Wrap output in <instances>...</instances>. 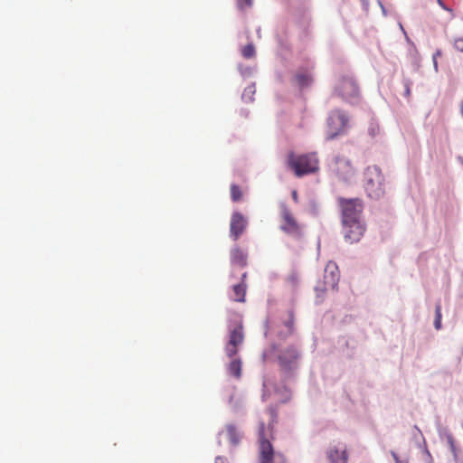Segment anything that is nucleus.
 Segmentation results:
<instances>
[{
  "mask_svg": "<svg viewBox=\"0 0 463 463\" xmlns=\"http://www.w3.org/2000/svg\"><path fill=\"white\" fill-rule=\"evenodd\" d=\"M338 203L342 211L343 222L361 220V215L364 210V203L361 199L339 198Z\"/></svg>",
  "mask_w": 463,
  "mask_h": 463,
  "instance_id": "0eeeda50",
  "label": "nucleus"
},
{
  "mask_svg": "<svg viewBox=\"0 0 463 463\" xmlns=\"http://www.w3.org/2000/svg\"><path fill=\"white\" fill-rule=\"evenodd\" d=\"M244 341V331L242 320L239 316H235L229 326V341L225 345V353L228 357L235 356L239 351V346Z\"/></svg>",
  "mask_w": 463,
  "mask_h": 463,
  "instance_id": "423d86ee",
  "label": "nucleus"
},
{
  "mask_svg": "<svg viewBox=\"0 0 463 463\" xmlns=\"http://www.w3.org/2000/svg\"><path fill=\"white\" fill-rule=\"evenodd\" d=\"M434 326L437 330H439L441 328V306H440V304L436 305Z\"/></svg>",
  "mask_w": 463,
  "mask_h": 463,
  "instance_id": "4be33fe9",
  "label": "nucleus"
},
{
  "mask_svg": "<svg viewBox=\"0 0 463 463\" xmlns=\"http://www.w3.org/2000/svg\"><path fill=\"white\" fill-rule=\"evenodd\" d=\"M336 164L342 165L343 166L346 167L347 168L346 173L350 172L351 165H350L349 161H346L345 159H337Z\"/></svg>",
  "mask_w": 463,
  "mask_h": 463,
  "instance_id": "a878e982",
  "label": "nucleus"
},
{
  "mask_svg": "<svg viewBox=\"0 0 463 463\" xmlns=\"http://www.w3.org/2000/svg\"><path fill=\"white\" fill-rule=\"evenodd\" d=\"M292 199L294 200L295 203L298 202V192L296 190L292 192Z\"/></svg>",
  "mask_w": 463,
  "mask_h": 463,
  "instance_id": "cd10ccee",
  "label": "nucleus"
},
{
  "mask_svg": "<svg viewBox=\"0 0 463 463\" xmlns=\"http://www.w3.org/2000/svg\"><path fill=\"white\" fill-rule=\"evenodd\" d=\"M268 424L261 420L258 427V462L259 463H287L286 457L279 451H275L271 440L274 439V425L277 423V411L269 408Z\"/></svg>",
  "mask_w": 463,
  "mask_h": 463,
  "instance_id": "f257e3e1",
  "label": "nucleus"
},
{
  "mask_svg": "<svg viewBox=\"0 0 463 463\" xmlns=\"http://www.w3.org/2000/svg\"><path fill=\"white\" fill-rule=\"evenodd\" d=\"M231 261L232 264L243 268L247 265V254L238 247L233 248L231 250Z\"/></svg>",
  "mask_w": 463,
  "mask_h": 463,
  "instance_id": "2eb2a0df",
  "label": "nucleus"
},
{
  "mask_svg": "<svg viewBox=\"0 0 463 463\" xmlns=\"http://www.w3.org/2000/svg\"><path fill=\"white\" fill-rule=\"evenodd\" d=\"M335 94L343 99L353 102L359 97V89L355 80L351 77H342L335 87Z\"/></svg>",
  "mask_w": 463,
  "mask_h": 463,
  "instance_id": "6e6552de",
  "label": "nucleus"
},
{
  "mask_svg": "<svg viewBox=\"0 0 463 463\" xmlns=\"http://www.w3.org/2000/svg\"><path fill=\"white\" fill-rule=\"evenodd\" d=\"M458 160L461 162V164L463 165V158L462 157H459Z\"/></svg>",
  "mask_w": 463,
  "mask_h": 463,
  "instance_id": "f704fd0d",
  "label": "nucleus"
},
{
  "mask_svg": "<svg viewBox=\"0 0 463 463\" xmlns=\"http://www.w3.org/2000/svg\"><path fill=\"white\" fill-rule=\"evenodd\" d=\"M247 226V220L241 213H233L231 218L230 232L234 241L244 232Z\"/></svg>",
  "mask_w": 463,
  "mask_h": 463,
  "instance_id": "9b49d317",
  "label": "nucleus"
},
{
  "mask_svg": "<svg viewBox=\"0 0 463 463\" xmlns=\"http://www.w3.org/2000/svg\"><path fill=\"white\" fill-rule=\"evenodd\" d=\"M246 277H247V273H246V272H244V273L242 274V276H241V282H245V279H246Z\"/></svg>",
  "mask_w": 463,
  "mask_h": 463,
  "instance_id": "2f4dec72",
  "label": "nucleus"
},
{
  "mask_svg": "<svg viewBox=\"0 0 463 463\" xmlns=\"http://www.w3.org/2000/svg\"><path fill=\"white\" fill-rule=\"evenodd\" d=\"M246 284L245 282H241L232 287L233 291V300L236 302H244L246 296Z\"/></svg>",
  "mask_w": 463,
  "mask_h": 463,
  "instance_id": "f3484780",
  "label": "nucleus"
},
{
  "mask_svg": "<svg viewBox=\"0 0 463 463\" xmlns=\"http://www.w3.org/2000/svg\"><path fill=\"white\" fill-rule=\"evenodd\" d=\"M298 357V352L296 347L288 346L284 349L278 356L280 366L285 369H290Z\"/></svg>",
  "mask_w": 463,
  "mask_h": 463,
  "instance_id": "ddd939ff",
  "label": "nucleus"
},
{
  "mask_svg": "<svg viewBox=\"0 0 463 463\" xmlns=\"http://www.w3.org/2000/svg\"><path fill=\"white\" fill-rule=\"evenodd\" d=\"M280 230L294 239L300 240L304 236L303 225H301L290 209L285 204L279 205Z\"/></svg>",
  "mask_w": 463,
  "mask_h": 463,
  "instance_id": "39448f33",
  "label": "nucleus"
},
{
  "mask_svg": "<svg viewBox=\"0 0 463 463\" xmlns=\"http://www.w3.org/2000/svg\"><path fill=\"white\" fill-rule=\"evenodd\" d=\"M445 438L454 458L457 459L458 457V449L453 435L451 433H446Z\"/></svg>",
  "mask_w": 463,
  "mask_h": 463,
  "instance_id": "6ab92c4d",
  "label": "nucleus"
},
{
  "mask_svg": "<svg viewBox=\"0 0 463 463\" xmlns=\"http://www.w3.org/2000/svg\"><path fill=\"white\" fill-rule=\"evenodd\" d=\"M339 281V269L337 265L329 261L325 268L324 285L325 289H335Z\"/></svg>",
  "mask_w": 463,
  "mask_h": 463,
  "instance_id": "9d476101",
  "label": "nucleus"
},
{
  "mask_svg": "<svg viewBox=\"0 0 463 463\" xmlns=\"http://www.w3.org/2000/svg\"><path fill=\"white\" fill-rule=\"evenodd\" d=\"M454 46L458 51L463 52V36L455 40Z\"/></svg>",
  "mask_w": 463,
  "mask_h": 463,
  "instance_id": "393cba45",
  "label": "nucleus"
},
{
  "mask_svg": "<svg viewBox=\"0 0 463 463\" xmlns=\"http://www.w3.org/2000/svg\"><path fill=\"white\" fill-rule=\"evenodd\" d=\"M285 326L288 327V331L291 333L294 326V317L293 313L290 311L288 313V319L285 322Z\"/></svg>",
  "mask_w": 463,
  "mask_h": 463,
  "instance_id": "b1692460",
  "label": "nucleus"
},
{
  "mask_svg": "<svg viewBox=\"0 0 463 463\" xmlns=\"http://www.w3.org/2000/svg\"><path fill=\"white\" fill-rule=\"evenodd\" d=\"M349 128V117L341 109H334L327 118L326 139L333 140L347 133Z\"/></svg>",
  "mask_w": 463,
  "mask_h": 463,
  "instance_id": "20e7f679",
  "label": "nucleus"
},
{
  "mask_svg": "<svg viewBox=\"0 0 463 463\" xmlns=\"http://www.w3.org/2000/svg\"><path fill=\"white\" fill-rule=\"evenodd\" d=\"M252 5H253V0H237L238 8L241 10L250 8L252 6Z\"/></svg>",
  "mask_w": 463,
  "mask_h": 463,
  "instance_id": "5701e85b",
  "label": "nucleus"
},
{
  "mask_svg": "<svg viewBox=\"0 0 463 463\" xmlns=\"http://www.w3.org/2000/svg\"><path fill=\"white\" fill-rule=\"evenodd\" d=\"M438 3H439V5L443 9L448 10V11H449V12H452V10H451V9H449V8H448V7H446V6L444 5L443 0H438Z\"/></svg>",
  "mask_w": 463,
  "mask_h": 463,
  "instance_id": "c85d7f7f",
  "label": "nucleus"
},
{
  "mask_svg": "<svg viewBox=\"0 0 463 463\" xmlns=\"http://www.w3.org/2000/svg\"><path fill=\"white\" fill-rule=\"evenodd\" d=\"M345 239L349 242H357L363 237L365 228L361 220L343 222Z\"/></svg>",
  "mask_w": 463,
  "mask_h": 463,
  "instance_id": "1a4fd4ad",
  "label": "nucleus"
},
{
  "mask_svg": "<svg viewBox=\"0 0 463 463\" xmlns=\"http://www.w3.org/2000/svg\"><path fill=\"white\" fill-rule=\"evenodd\" d=\"M364 187L370 198L380 199L385 194L384 176L375 165L368 166L364 174Z\"/></svg>",
  "mask_w": 463,
  "mask_h": 463,
  "instance_id": "7ed1b4c3",
  "label": "nucleus"
},
{
  "mask_svg": "<svg viewBox=\"0 0 463 463\" xmlns=\"http://www.w3.org/2000/svg\"><path fill=\"white\" fill-rule=\"evenodd\" d=\"M405 95H406V97H410V95H411V89H410L409 84L405 85Z\"/></svg>",
  "mask_w": 463,
  "mask_h": 463,
  "instance_id": "c756f323",
  "label": "nucleus"
},
{
  "mask_svg": "<svg viewBox=\"0 0 463 463\" xmlns=\"http://www.w3.org/2000/svg\"><path fill=\"white\" fill-rule=\"evenodd\" d=\"M461 113H462V116H463V102L461 103Z\"/></svg>",
  "mask_w": 463,
  "mask_h": 463,
  "instance_id": "72a5a7b5",
  "label": "nucleus"
},
{
  "mask_svg": "<svg viewBox=\"0 0 463 463\" xmlns=\"http://www.w3.org/2000/svg\"><path fill=\"white\" fill-rule=\"evenodd\" d=\"M295 80L300 88H304L312 83L313 78L307 71H299L295 75Z\"/></svg>",
  "mask_w": 463,
  "mask_h": 463,
  "instance_id": "dca6fc26",
  "label": "nucleus"
},
{
  "mask_svg": "<svg viewBox=\"0 0 463 463\" xmlns=\"http://www.w3.org/2000/svg\"><path fill=\"white\" fill-rule=\"evenodd\" d=\"M326 456L329 463H347L348 453L345 447L339 449L336 446H329L326 450Z\"/></svg>",
  "mask_w": 463,
  "mask_h": 463,
  "instance_id": "f8f14e48",
  "label": "nucleus"
},
{
  "mask_svg": "<svg viewBox=\"0 0 463 463\" xmlns=\"http://www.w3.org/2000/svg\"><path fill=\"white\" fill-rule=\"evenodd\" d=\"M289 279L294 283L297 280V278L295 276H291Z\"/></svg>",
  "mask_w": 463,
  "mask_h": 463,
  "instance_id": "473e14b6",
  "label": "nucleus"
},
{
  "mask_svg": "<svg viewBox=\"0 0 463 463\" xmlns=\"http://www.w3.org/2000/svg\"><path fill=\"white\" fill-rule=\"evenodd\" d=\"M241 54L246 59H250L255 56V47L253 44L249 43L245 45L241 50Z\"/></svg>",
  "mask_w": 463,
  "mask_h": 463,
  "instance_id": "412c9836",
  "label": "nucleus"
},
{
  "mask_svg": "<svg viewBox=\"0 0 463 463\" xmlns=\"http://www.w3.org/2000/svg\"><path fill=\"white\" fill-rule=\"evenodd\" d=\"M230 374L233 375L236 378H240L241 375V361L240 359H233L228 367Z\"/></svg>",
  "mask_w": 463,
  "mask_h": 463,
  "instance_id": "a211bd4d",
  "label": "nucleus"
},
{
  "mask_svg": "<svg viewBox=\"0 0 463 463\" xmlns=\"http://www.w3.org/2000/svg\"><path fill=\"white\" fill-rule=\"evenodd\" d=\"M231 197L233 202H239L242 198V192L239 185L232 184L231 185Z\"/></svg>",
  "mask_w": 463,
  "mask_h": 463,
  "instance_id": "aec40b11",
  "label": "nucleus"
},
{
  "mask_svg": "<svg viewBox=\"0 0 463 463\" xmlns=\"http://www.w3.org/2000/svg\"><path fill=\"white\" fill-rule=\"evenodd\" d=\"M215 463H229L228 458L222 456L215 458Z\"/></svg>",
  "mask_w": 463,
  "mask_h": 463,
  "instance_id": "bb28decb",
  "label": "nucleus"
},
{
  "mask_svg": "<svg viewBox=\"0 0 463 463\" xmlns=\"http://www.w3.org/2000/svg\"><path fill=\"white\" fill-rule=\"evenodd\" d=\"M392 458H393V459L395 460L396 463H401L400 462V458H399L398 455L395 452L392 451Z\"/></svg>",
  "mask_w": 463,
  "mask_h": 463,
  "instance_id": "7c9ffc66",
  "label": "nucleus"
},
{
  "mask_svg": "<svg viewBox=\"0 0 463 463\" xmlns=\"http://www.w3.org/2000/svg\"><path fill=\"white\" fill-rule=\"evenodd\" d=\"M288 165L296 176L301 177L317 172L319 161L316 153L295 155L290 152L288 155Z\"/></svg>",
  "mask_w": 463,
  "mask_h": 463,
  "instance_id": "f03ea898",
  "label": "nucleus"
},
{
  "mask_svg": "<svg viewBox=\"0 0 463 463\" xmlns=\"http://www.w3.org/2000/svg\"><path fill=\"white\" fill-rule=\"evenodd\" d=\"M227 437L232 446H238L242 439V432L233 424L226 426Z\"/></svg>",
  "mask_w": 463,
  "mask_h": 463,
  "instance_id": "4468645a",
  "label": "nucleus"
}]
</instances>
